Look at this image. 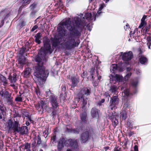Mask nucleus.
Returning <instances> with one entry per match:
<instances>
[{"instance_id": "obj_43", "label": "nucleus", "mask_w": 151, "mask_h": 151, "mask_svg": "<svg viewBox=\"0 0 151 151\" xmlns=\"http://www.w3.org/2000/svg\"><path fill=\"white\" fill-rule=\"evenodd\" d=\"M25 24H26V22H25L24 21L22 22L21 24H19V25H20V27H23L25 26Z\"/></svg>"}, {"instance_id": "obj_61", "label": "nucleus", "mask_w": 151, "mask_h": 151, "mask_svg": "<svg viewBox=\"0 0 151 151\" xmlns=\"http://www.w3.org/2000/svg\"><path fill=\"white\" fill-rule=\"evenodd\" d=\"M105 101V100L104 99H102L101 101V102L102 103H104Z\"/></svg>"}, {"instance_id": "obj_62", "label": "nucleus", "mask_w": 151, "mask_h": 151, "mask_svg": "<svg viewBox=\"0 0 151 151\" xmlns=\"http://www.w3.org/2000/svg\"><path fill=\"white\" fill-rule=\"evenodd\" d=\"M98 104L99 106H101V102H100L98 103Z\"/></svg>"}, {"instance_id": "obj_36", "label": "nucleus", "mask_w": 151, "mask_h": 151, "mask_svg": "<svg viewBox=\"0 0 151 151\" xmlns=\"http://www.w3.org/2000/svg\"><path fill=\"white\" fill-rule=\"evenodd\" d=\"M147 24V23L146 22H141V23L140 25L139 26V28H143L144 26L146 25Z\"/></svg>"}, {"instance_id": "obj_34", "label": "nucleus", "mask_w": 151, "mask_h": 151, "mask_svg": "<svg viewBox=\"0 0 151 151\" xmlns=\"http://www.w3.org/2000/svg\"><path fill=\"white\" fill-rule=\"evenodd\" d=\"M37 145L38 147L40 145V144L41 143V137L40 136V135L38 134L37 136Z\"/></svg>"}, {"instance_id": "obj_64", "label": "nucleus", "mask_w": 151, "mask_h": 151, "mask_svg": "<svg viewBox=\"0 0 151 151\" xmlns=\"http://www.w3.org/2000/svg\"><path fill=\"white\" fill-rule=\"evenodd\" d=\"M66 151H72L71 150L68 149Z\"/></svg>"}, {"instance_id": "obj_6", "label": "nucleus", "mask_w": 151, "mask_h": 151, "mask_svg": "<svg viewBox=\"0 0 151 151\" xmlns=\"http://www.w3.org/2000/svg\"><path fill=\"white\" fill-rule=\"evenodd\" d=\"M79 42H75V39L69 37L63 44L64 47L68 50H70L74 47L78 46Z\"/></svg>"}, {"instance_id": "obj_13", "label": "nucleus", "mask_w": 151, "mask_h": 151, "mask_svg": "<svg viewBox=\"0 0 151 151\" xmlns=\"http://www.w3.org/2000/svg\"><path fill=\"white\" fill-rule=\"evenodd\" d=\"M119 99L117 96H114L111 98L110 104L111 105L115 106L118 104Z\"/></svg>"}, {"instance_id": "obj_5", "label": "nucleus", "mask_w": 151, "mask_h": 151, "mask_svg": "<svg viewBox=\"0 0 151 151\" xmlns=\"http://www.w3.org/2000/svg\"><path fill=\"white\" fill-rule=\"evenodd\" d=\"M19 126V122L15 121L14 120L12 121L11 119L8 120L6 125L7 129L9 132L13 131L14 132H16Z\"/></svg>"}, {"instance_id": "obj_1", "label": "nucleus", "mask_w": 151, "mask_h": 151, "mask_svg": "<svg viewBox=\"0 0 151 151\" xmlns=\"http://www.w3.org/2000/svg\"><path fill=\"white\" fill-rule=\"evenodd\" d=\"M43 42L44 49H42V51L39 52L35 58L37 63L35 66V70L34 73L37 85L40 86L43 84L49 73L48 70L45 69L43 66V60L45 58L47 53L49 52L51 53L52 52L49 39L44 38Z\"/></svg>"}, {"instance_id": "obj_26", "label": "nucleus", "mask_w": 151, "mask_h": 151, "mask_svg": "<svg viewBox=\"0 0 151 151\" xmlns=\"http://www.w3.org/2000/svg\"><path fill=\"white\" fill-rule=\"evenodd\" d=\"M147 61L146 58L142 56L139 58V62L140 63L142 64H144Z\"/></svg>"}, {"instance_id": "obj_50", "label": "nucleus", "mask_w": 151, "mask_h": 151, "mask_svg": "<svg viewBox=\"0 0 151 151\" xmlns=\"http://www.w3.org/2000/svg\"><path fill=\"white\" fill-rule=\"evenodd\" d=\"M135 72L138 75L140 73V71L139 69H136L135 70Z\"/></svg>"}, {"instance_id": "obj_15", "label": "nucleus", "mask_w": 151, "mask_h": 151, "mask_svg": "<svg viewBox=\"0 0 151 151\" xmlns=\"http://www.w3.org/2000/svg\"><path fill=\"white\" fill-rule=\"evenodd\" d=\"M70 80L72 82V86L73 87L76 86L78 82V79L74 76L71 77Z\"/></svg>"}, {"instance_id": "obj_38", "label": "nucleus", "mask_w": 151, "mask_h": 151, "mask_svg": "<svg viewBox=\"0 0 151 151\" xmlns=\"http://www.w3.org/2000/svg\"><path fill=\"white\" fill-rule=\"evenodd\" d=\"M115 106H113V105H111L110 104L108 108V111H110L112 110L113 109H115Z\"/></svg>"}, {"instance_id": "obj_35", "label": "nucleus", "mask_w": 151, "mask_h": 151, "mask_svg": "<svg viewBox=\"0 0 151 151\" xmlns=\"http://www.w3.org/2000/svg\"><path fill=\"white\" fill-rule=\"evenodd\" d=\"M36 108L39 111L43 112L44 108L42 106H40L39 104L37 106H36Z\"/></svg>"}, {"instance_id": "obj_47", "label": "nucleus", "mask_w": 151, "mask_h": 151, "mask_svg": "<svg viewBox=\"0 0 151 151\" xmlns=\"http://www.w3.org/2000/svg\"><path fill=\"white\" fill-rule=\"evenodd\" d=\"M129 28V24H127L124 27V29H125V30H127Z\"/></svg>"}, {"instance_id": "obj_29", "label": "nucleus", "mask_w": 151, "mask_h": 151, "mask_svg": "<svg viewBox=\"0 0 151 151\" xmlns=\"http://www.w3.org/2000/svg\"><path fill=\"white\" fill-rule=\"evenodd\" d=\"M31 69L29 68H27L24 71V76L27 77L30 73Z\"/></svg>"}, {"instance_id": "obj_40", "label": "nucleus", "mask_w": 151, "mask_h": 151, "mask_svg": "<svg viewBox=\"0 0 151 151\" xmlns=\"http://www.w3.org/2000/svg\"><path fill=\"white\" fill-rule=\"evenodd\" d=\"M119 116L118 114L115 112H114V113H112V117L113 118H115L116 120V118L119 117Z\"/></svg>"}, {"instance_id": "obj_63", "label": "nucleus", "mask_w": 151, "mask_h": 151, "mask_svg": "<svg viewBox=\"0 0 151 151\" xmlns=\"http://www.w3.org/2000/svg\"><path fill=\"white\" fill-rule=\"evenodd\" d=\"M62 89H63V90H64V91H65V90H66L65 87H63V88H62Z\"/></svg>"}, {"instance_id": "obj_19", "label": "nucleus", "mask_w": 151, "mask_h": 151, "mask_svg": "<svg viewBox=\"0 0 151 151\" xmlns=\"http://www.w3.org/2000/svg\"><path fill=\"white\" fill-rule=\"evenodd\" d=\"M0 81L3 83L4 85L7 84V81L6 78L1 74L0 75Z\"/></svg>"}, {"instance_id": "obj_14", "label": "nucleus", "mask_w": 151, "mask_h": 151, "mask_svg": "<svg viewBox=\"0 0 151 151\" xmlns=\"http://www.w3.org/2000/svg\"><path fill=\"white\" fill-rule=\"evenodd\" d=\"M0 95L2 97L4 98H7L11 94L7 91L3 90L0 91Z\"/></svg>"}, {"instance_id": "obj_51", "label": "nucleus", "mask_w": 151, "mask_h": 151, "mask_svg": "<svg viewBox=\"0 0 151 151\" xmlns=\"http://www.w3.org/2000/svg\"><path fill=\"white\" fill-rule=\"evenodd\" d=\"M134 151H138V147L137 145H135L134 147Z\"/></svg>"}, {"instance_id": "obj_8", "label": "nucleus", "mask_w": 151, "mask_h": 151, "mask_svg": "<svg viewBox=\"0 0 151 151\" xmlns=\"http://www.w3.org/2000/svg\"><path fill=\"white\" fill-rule=\"evenodd\" d=\"M65 146L67 147H72L73 148H77V142L76 140L74 139H65Z\"/></svg>"}, {"instance_id": "obj_39", "label": "nucleus", "mask_w": 151, "mask_h": 151, "mask_svg": "<svg viewBox=\"0 0 151 151\" xmlns=\"http://www.w3.org/2000/svg\"><path fill=\"white\" fill-rule=\"evenodd\" d=\"M15 101L18 102H21L22 101V98L21 97V96H18L16 98Z\"/></svg>"}, {"instance_id": "obj_53", "label": "nucleus", "mask_w": 151, "mask_h": 151, "mask_svg": "<svg viewBox=\"0 0 151 151\" xmlns=\"http://www.w3.org/2000/svg\"><path fill=\"white\" fill-rule=\"evenodd\" d=\"M48 108V104L47 103L45 104V105L44 106V108L45 109H47Z\"/></svg>"}, {"instance_id": "obj_3", "label": "nucleus", "mask_w": 151, "mask_h": 151, "mask_svg": "<svg viewBox=\"0 0 151 151\" xmlns=\"http://www.w3.org/2000/svg\"><path fill=\"white\" fill-rule=\"evenodd\" d=\"M91 14L90 13H86L84 17H83V21H81V19L80 17H76L74 18L73 20V22L75 23V25H71V23L70 24L72 26H74L73 29L75 28V27H80V28H82L84 27L87 24H86L85 22L86 20H85V19L88 20V19H91ZM81 17V16H80Z\"/></svg>"}, {"instance_id": "obj_20", "label": "nucleus", "mask_w": 151, "mask_h": 151, "mask_svg": "<svg viewBox=\"0 0 151 151\" xmlns=\"http://www.w3.org/2000/svg\"><path fill=\"white\" fill-rule=\"evenodd\" d=\"M19 2H20V5L21 6H24L28 4H29L30 2V0H19Z\"/></svg>"}, {"instance_id": "obj_31", "label": "nucleus", "mask_w": 151, "mask_h": 151, "mask_svg": "<svg viewBox=\"0 0 151 151\" xmlns=\"http://www.w3.org/2000/svg\"><path fill=\"white\" fill-rule=\"evenodd\" d=\"M117 90V88L115 86H113L110 88V91L112 93H116V92Z\"/></svg>"}, {"instance_id": "obj_55", "label": "nucleus", "mask_w": 151, "mask_h": 151, "mask_svg": "<svg viewBox=\"0 0 151 151\" xmlns=\"http://www.w3.org/2000/svg\"><path fill=\"white\" fill-rule=\"evenodd\" d=\"M56 114V112L55 111H53L51 115H52L53 117H54L55 115Z\"/></svg>"}, {"instance_id": "obj_42", "label": "nucleus", "mask_w": 151, "mask_h": 151, "mask_svg": "<svg viewBox=\"0 0 151 151\" xmlns=\"http://www.w3.org/2000/svg\"><path fill=\"white\" fill-rule=\"evenodd\" d=\"M75 36L76 37H80L81 35L80 33L78 31H76L74 33Z\"/></svg>"}, {"instance_id": "obj_58", "label": "nucleus", "mask_w": 151, "mask_h": 151, "mask_svg": "<svg viewBox=\"0 0 151 151\" xmlns=\"http://www.w3.org/2000/svg\"><path fill=\"white\" fill-rule=\"evenodd\" d=\"M36 92L37 95H40V93L39 91L36 90Z\"/></svg>"}, {"instance_id": "obj_22", "label": "nucleus", "mask_w": 151, "mask_h": 151, "mask_svg": "<svg viewBox=\"0 0 151 151\" xmlns=\"http://www.w3.org/2000/svg\"><path fill=\"white\" fill-rule=\"evenodd\" d=\"M18 62L19 63L24 64L26 62V59L24 56H22L19 58Z\"/></svg>"}, {"instance_id": "obj_4", "label": "nucleus", "mask_w": 151, "mask_h": 151, "mask_svg": "<svg viewBox=\"0 0 151 151\" xmlns=\"http://www.w3.org/2000/svg\"><path fill=\"white\" fill-rule=\"evenodd\" d=\"M91 93V89L87 88H82L78 94V97L79 99H81L82 102V108L83 109L85 106L87 104V96L90 95Z\"/></svg>"}, {"instance_id": "obj_9", "label": "nucleus", "mask_w": 151, "mask_h": 151, "mask_svg": "<svg viewBox=\"0 0 151 151\" xmlns=\"http://www.w3.org/2000/svg\"><path fill=\"white\" fill-rule=\"evenodd\" d=\"M132 52L130 51L128 52L124 53L122 55V59L124 61H129L132 58Z\"/></svg>"}, {"instance_id": "obj_12", "label": "nucleus", "mask_w": 151, "mask_h": 151, "mask_svg": "<svg viewBox=\"0 0 151 151\" xmlns=\"http://www.w3.org/2000/svg\"><path fill=\"white\" fill-rule=\"evenodd\" d=\"M89 133L87 131H85L81 136L82 140L83 142L87 141L89 139Z\"/></svg>"}, {"instance_id": "obj_30", "label": "nucleus", "mask_w": 151, "mask_h": 151, "mask_svg": "<svg viewBox=\"0 0 151 151\" xmlns=\"http://www.w3.org/2000/svg\"><path fill=\"white\" fill-rule=\"evenodd\" d=\"M81 119L82 121L84 122L86 119V112L83 113L80 116Z\"/></svg>"}, {"instance_id": "obj_45", "label": "nucleus", "mask_w": 151, "mask_h": 151, "mask_svg": "<svg viewBox=\"0 0 151 151\" xmlns=\"http://www.w3.org/2000/svg\"><path fill=\"white\" fill-rule=\"evenodd\" d=\"M37 28L38 26L37 25H35L34 26H33L32 28V29L31 31L32 32H33L36 29H37Z\"/></svg>"}, {"instance_id": "obj_27", "label": "nucleus", "mask_w": 151, "mask_h": 151, "mask_svg": "<svg viewBox=\"0 0 151 151\" xmlns=\"http://www.w3.org/2000/svg\"><path fill=\"white\" fill-rule=\"evenodd\" d=\"M24 146V149L26 150V151H31L30 149V144L27 143L25 144Z\"/></svg>"}, {"instance_id": "obj_60", "label": "nucleus", "mask_w": 151, "mask_h": 151, "mask_svg": "<svg viewBox=\"0 0 151 151\" xmlns=\"http://www.w3.org/2000/svg\"><path fill=\"white\" fill-rule=\"evenodd\" d=\"M131 70V68H127V71H130Z\"/></svg>"}, {"instance_id": "obj_28", "label": "nucleus", "mask_w": 151, "mask_h": 151, "mask_svg": "<svg viewBox=\"0 0 151 151\" xmlns=\"http://www.w3.org/2000/svg\"><path fill=\"white\" fill-rule=\"evenodd\" d=\"M121 116L123 119L125 120L127 118V113L125 110H122L121 112Z\"/></svg>"}, {"instance_id": "obj_10", "label": "nucleus", "mask_w": 151, "mask_h": 151, "mask_svg": "<svg viewBox=\"0 0 151 151\" xmlns=\"http://www.w3.org/2000/svg\"><path fill=\"white\" fill-rule=\"evenodd\" d=\"M28 130L27 127V126H22L20 127L19 126L16 132L19 133L21 134H26L28 132Z\"/></svg>"}, {"instance_id": "obj_16", "label": "nucleus", "mask_w": 151, "mask_h": 151, "mask_svg": "<svg viewBox=\"0 0 151 151\" xmlns=\"http://www.w3.org/2000/svg\"><path fill=\"white\" fill-rule=\"evenodd\" d=\"M42 35L40 32L37 33L35 36V41L38 44H39L41 43V37Z\"/></svg>"}, {"instance_id": "obj_11", "label": "nucleus", "mask_w": 151, "mask_h": 151, "mask_svg": "<svg viewBox=\"0 0 151 151\" xmlns=\"http://www.w3.org/2000/svg\"><path fill=\"white\" fill-rule=\"evenodd\" d=\"M65 139L62 138L59 141L58 145V148L59 151H60L65 146Z\"/></svg>"}, {"instance_id": "obj_48", "label": "nucleus", "mask_w": 151, "mask_h": 151, "mask_svg": "<svg viewBox=\"0 0 151 151\" xmlns=\"http://www.w3.org/2000/svg\"><path fill=\"white\" fill-rule=\"evenodd\" d=\"M138 84V82L137 81H136V82H133L132 83V85L134 87H136Z\"/></svg>"}, {"instance_id": "obj_54", "label": "nucleus", "mask_w": 151, "mask_h": 151, "mask_svg": "<svg viewBox=\"0 0 151 151\" xmlns=\"http://www.w3.org/2000/svg\"><path fill=\"white\" fill-rule=\"evenodd\" d=\"M86 24H87V23H86ZM87 24L86 25H87ZM86 27H87L88 28V29L90 30V31H91V27L90 26H88V25H86Z\"/></svg>"}, {"instance_id": "obj_33", "label": "nucleus", "mask_w": 151, "mask_h": 151, "mask_svg": "<svg viewBox=\"0 0 151 151\" xmlns=\"http://www.w3.org/2000/svg\"><path fill=\"white\" fill-rule=\"evenodd\" d=\"M129 94V90L128 89H126L122 93V95L124 97L128 96Z\"/></svg>"}, {"instance_id": "obj_52", "label": "nucleus", "mask_w": 151, "mask_h": 151, "mask_svg": "<svg viewBox=\"0 0 151 151\" xmlns=\"http://www.w3.org/2000/svg\"><path fill=\"white\" fill-rule=\"evenodd\" d=\"M4 22V20H2L0 22V27L3 25Z\"/></svg>"}, {"instance_id": "obj_18", "label": "nucleus", "mask_w": 151, "mask_h": 151, "mask_svg": "<svg viewBox=\"0 0 151 151\" xmlns=\"http://www.w3.org/2000/svg\"><path fill=\"white\" fill-rule=\"evenodd\" d=\"M8 79L11 83H16L17 79L16 76L14 74L13 76L11 75L9 76Z\"/></svg>"}, {"instance_id": "obj_7", "label": "nucleus", "mask_w": 151, "mask_h": 151, "mask_svg": "<svg viewBox=\"0 0 151 151\" xmlns=\"http://www.w3.org/2000/svg\"><path fill=\"white\" fill-rule=\"evenodd\" d=\"M45 92L46 96H48L49 97V101L52 107L54 109L57 108L58 106L57 97L52 93L49 90L46 91Z\"/></svg>"}, {"instance_id": "obj_46", "label": "nucleus", "mask_w": 151, "mask_h": 151, "mask_svg": "<svg viewBox=\"0 0 151 151\" xmlns=\"http://www.w3.org/2000/svg\"><path fill=\"white\" fill-rule=\"evenodd\" d=\"M147 17V16L146 15H144L143 16L142 18L141 19V22H145V19H146Z\"/></svg>"}, {"instance_id": "obj_57", "label": "nucleus", "mask_w": 151, "mask_h": 151, "mask_svg": "<svg viewBox=\"0 0 151 151\" xmlns=\"http://www.w3.org/2000/svg\"><path fill=\"white\" fill-rule=\"evenodd\" d=\"M104 95L106 97H107L108 96H110L109 95V93L108 92L105 93L104 94Z\"/></svg>"}, {"instance_id": "obj_17", "label": "nucleus", "mask_w": 151, "mask_h": 151, "mask_svg": "<svg viewBox=\"0 0 151 151\" xmlns=\"http://www.w3.org/2000/svg\"><path fill=\"white\" fill-rule=\"evenodd\" d=\"M105 6V5L104 4H101L100 5L99 8V11L96 14V15H95L94 21L96 19V18L99 16V15L102 13V12H101V11Z\"/></svg>"}, {"instance_id": "obj_25", "label": "nucleus", "mask_w": 151, "mask_h": 151, "mask_svg": "<svg viewBox=\"0 0 151 151\" xmlns=\"http://www.w3.org/2000/svg\"><path fill=\"white\" fill-rule=\"evenodd\" d=\"M6 99V102L9 105H10L12 104V98L11 97V95L9 96V97H7V98Z\"/></svg>"}, {"instance_id": "obj_56", "label": "nucleus", "mask_w": 151, "mask_h": 151, "mask_svg": "<svg viewBox=\"0 0 151 151\" xmlns=\"http://www.w3.org/2000/svg\"><path fill=\"white\" fill-rule=\"evenodd\" d=\"M24 50H23V49H21L20 51V54H21L22 55L24 52Z\"/></svg>"}, {"instance_id": "obj_37", "label": "nucleus", "mask_w": 151, "mask_h": 151, "mask_svg": "<svg viewBox=\"0 0 151 151\" xmlns=\"http://www.w3.org/2000/svg\"><path fill=\"white\" fill-rule=\"evenodd\" d=\"M46 103L45 101H41L40 103H39L38 104L44 108V106Z\"/></svg>"}, {"instance_id": "obj_23", "label": "nucleus", "mask_w": 151, "mask_h": 151, "mask_svg": "<svg viewBox=\"0 0 151 151\" xmlns=\"http://www.w3.org/2000/svg\"><path fill=\"white\" fill-rule=\"evenodd\" d=\"M91 114L93 117H96L98 114L97 110L96 108H93L91 110Z\"/></svg>"}, {"instance_id": "obj_21", "label": "nucleus", "mask_w": 151, "mask_h": 151, "mask_svg": "<svg viewBox=\"0 0 151 151\" xmlns=\"http://www.w3.org/2000/svg\"><path fill=\"white\" fill-rule=\"evenodd\" d=\"M117 65L116 64H112L110 67V70L112 73H114L115 71L117 70Z\"/></svg>"}, {"instance_id": "obj_41", "label": "nucleus", "mask_w": 151, "mask_h": 151, "mask_svg": "<svg viewBox=\"0 0 151 151\" xmlns=\"http://www.w3.org/2000/svg\"><path fill=\"white\" fill-rule=\"evenodd\" d=\"M131 74L132 73H127L124 77L125 80H128L129 77L131 76Z\"/></svg>"}, {"instance_id": "obj_2", "label": "nucleus", "mask_w": 151, "mask_h": 151, "mask_svg": "<svg viewBox=\"0 0 151 151\" xmlns=\"http://www.w3.org/2000/svg\"><path fill=\"white\" fill-rule=\"evenodd\" d=\"M70 18H66L64 21L61 22L58 27V31L61 37L59 38L55 36L53 39H51L52 47H56L59 45L62 41L61 37H64L66 33V31L64 27H66L67 29L70 31L73 30L74 26L70 24Z\"/></svg>"}, {"instance_id": "obj_59", "label": "nucleus", "mask_w": 151, "mask_h": 151, "mask_svg": "<svg viewBox=\"0 0 151 151\" xmlns=\"http://www.w3.org/2000/svg\"><path fill=\"white\" fill-rule=\"evenodd\" d=\"M26 125L28 126H29V123L28 122H26Z\"/></svg>"}, {"instance_id": "obj_32", "label": "nucleus", "mask_w": 151, "mask_h": 151, "mask_svg": "<svg viewBox=\"0 0 151 151\" xmlns=\"http://www.w3.org/2000/svg\"><path fill=\"white\" fill-rule=\"evenodd\" d=\"M147 45L148 46V48L150 49V46L151 44V37H148L147 38Z\"/></svg>"}, {"instance_id": "obj_49", "label": "nucleus", "mask_w": 151, "mask_h": 151, "mask_svg": "<svg viewBox=\"0 0 151 151\" xmlns=\"http://www.w3.org/2000/svg\"><path fill=\"white\" fill-rule=\"evenodd\" d=\"M10 85L12 86L13 88L14 89H16L17 88V87L14 85V83H11Z\"/></svg>"}, {"instance_id": "obj_24", "label": "nucleus", "mask_w": 151, "mask_h": 151, "mask_svg": "<svg viewBox=\"0 0 151 151\" xmlns=\"http://www.w3.org/2000/svg\"><path fill=\"white\" fill-rule=\"evenodd\" d=\"M114 78L116 79V80L119 81L120 82L122 81L123 79V77L119 75H116L114 76Z\"/></svg>"}, {"instance_id": "obj_44", "label": "nucleus", "mask_w": 151, "mask_h": 151, "mask_svg": "<svg viewBox=\"0 0 151 151\" xmlns=\"http://www.w3.org/2000/svg\"><path fill=\"white\" fill-rule=\"evenodd\" d=\"M36 5L35 4H33L30 6V9H33L36 6Z\"/></svg>"}]
</instances>
